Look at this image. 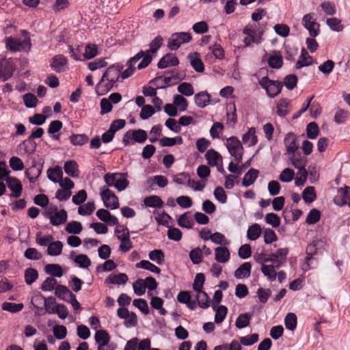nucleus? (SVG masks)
Returning a JSON list of instances; mask_svg holds the SVG:
<instances>
[{"label": "nucleus", "mask_w": 350, "mask_h": 350, "mask_svg": "<svg viewBox=\"0 0 350 350\" xmlns=\"http://www.w3.org/2000/svg\"><path fill=\"white\" fill-rule=\"evenodd\" d=\"M170 72L172 74L170 77H163V76H158L150 81L149 83L155 85L157 88L161 89L165 88L166 86H170L176 83L177 80L179 79L178 77L174 74V70H172V72L167 71L165 73L168 74Z\"/></svg>", "instance_id": "8"}, {"label": "nucleus", "mask_w": 350, "mask_h": 350, "mask_svg": "<svg viewBox=\"0 0 350 350\" xmlns=\"http://www.w3.org/2000/svg\"><path fill=\"white\" fill-rule=\"evenodd\" d=\"M253 314L246 312L241 314L236 319L235 325L239 329H243L249 325Z\"/></svg>", "instance_id": "33"}, {"label": "nucleus", "mask_w": 350, "mask_h": 350, "mask_svg": "<svg viewBox=\"0 0 350 350\" xmlns=\"http://www.w3.org/2000/svg\"><path fill=\"white\" fill-rule=\"evenodd\" d=\"M57 280L53 277L46 278V280L42 282L40 288L43 291H51L53 289L55 290V286L57 284Z\"/></svg>", "instance_id": "63"}, {"label": "nucleus", "mask_w": 350, "mask_h": 350, "mask_svg": "<svg viewBox=\"0 0 350 350\" xmlns=\"http://www.w3.org/2000/svg\"><path fill=\"white\" fill-rule=\"evenodd\" d=\"M198 294L196 295V299L198 301V306L203 309L208 308L210 306L208 294L203 291H202V292H198Z\"/></svg>", "instance_id": "62"}, {"label": "nucleus", "mask_w": 350, "mask_h": 350, "mask_svg": "<svg viewBox=\"0 0 350 350\" xmlns=\"http://www.w3.org/2000/svg\"><path fill=\"white\" fill-rule=\"evenodd\" d=\"M144 204L148 207L161 208L163 205V201L158 196H150L144 198Z\"/></svg>", "instance_id": "32"}, {"label": "nucleus", "mask_w": 350, "mask_h": 350, "mask_svg": "<svg viewBox=\"0 0 350 350\" xmlns=\"http://www.w3.org/2000/svg\"><path fill=\"white\" fill-rule=\"evenodd\" d=\"M64 170L66 174L72 178H77L79 176V165L74 160L66 161L64 165Z\"/></svg>", "instance_id": "19"}, {"label": "nucleus", "mask_w": 350, "mask_h": 350, "mask_svg": "<svg viewBox=\"0 0 350 350\" xmlns=\"http://www.w3.org/2000/svg\"><path fill=\"white\" fill-rule=\"evenodd\" d=\"M273 53L269 56L268 64L271 68L280 69L283 66L282 56L279 51H273Z\"/></svg>", "instance_id": "25"}, {"label": "nucleus", "mask_w": 350, "mask_h": 350, "mask_svg": "<svg viewBox=\"0 0 350 350\" xmlns=\"http://www.w3.org/2000/svg\"><path fill=\"white\" fill-rule=\"evenodd\" d=\"M177 90L179 93L186 96H191L194 94L193 85L187 82H183L179 84Z\"/></svg>", "instance_id": "58"}, {"label": "nucleus", "mask_w": 350, "mask_h": 350, "mask_svg": "<svg viewBox=\"0 0 350 350\" xmlns=\"http://www.w3.org/2000/svg\"><path fill=\"white\" fill-rule=\"evenodd\" d=\"M5 180L8 188L12 191L10 196L16 198L20 197L23 191L21 182L17 178L11 176L8 177Z\"/></svg>", "instance_id": "14"}, {"label": "nucleus", "mask_w": 350, "mask_h": 350, "mask_svg": "<svg viewBox=\"0 0 350 350\" xmlns=\"http://www.w3.org/2000/svg\"><path fill=\"white\" fill-rule=\"evenodd\" d=\"M261 271L265 276L267 277L269 280L271 282L275 280L277 273L275 271L274 265H262L261 267Z\"/></svg>", "instance_id": "50"}, {"label": "nucleus", "mask_w": 350, "mask_h": 350, "mask_svg": "<svg viewBox=\"0 0 350 350\" xmlns=\"http://www.w3.org/2000/svg\"><path fill=\"white\" fill-rule=\"evenodd\" d=\"M302 198L305 202L311 203L317 198L315 189L312 186H308L304 189L302 193Z\"/></svg>", "instance_id": "47"}, {"label": "nucleus", "mask_w": 350, "mask_h": 350, "mask_svg": "<svg viewBox=\"0 0 350 350\" xmlns=\"http://www.w3.org/2000/svg\"><path fill=\"white\" fill-rule=\"evenodd\" d=\"M63 243L60 241L51 242L47 248V254L49 256H55L61 254Z\"/></svg>", "instance_id": "39"}, {"label": "nucleus", "mask_w": 350, "mask_h": 350, "mask_svg": "<svg viewBox=\"0 0 350 350\" xmlns=\"http://www.w3.org/2000/svg\"><path fill=\"white\" fill-rule=\"evenodd\" d=\"M135 267L138 269H143L157 274L161 273V269L159 267L146 260H142L137 262Z\"/></svg>", "instance_id": "37"}, {"label": "nucleus", "mask_w": 350, "mask_h": 350, "mask_svg": "<svg viewBox=\"0 0 350 350\" xmlns=\"http://www.w3.org/2000/svg\"><path fill=\"white\" fill-rule=\"evenodd\" d=\"M163 39L161 36H157L149 44L150 49L145 52L146 54L155 53L163 44Z\"/></svg>", "instance_id": "59"}, {"label": "nucleus", "mask_w": 350, "mask_h": 350, "mask_svg": "<svg viewBox=\"0 0 350 350\" xmlns=\"http://www.w3.org/2000/svg\"><path fill=\"white\" fill-rule=\"evenodd\" d=\"M298 53V48L290 44H284V57L287 61L293 62Z\"/></svg>", "instance_id": "44"}, {"label": "nucleus", "mask_w": 350, "mask_h": 350, "mask_svg": "<svg viewBox=\"0 0 350 350\" xmlns=\"http://www.w3.org/2000/svg\"><path fill=\"white\" fill-rule=\"evenodd\" d=\"M312 57L308 55V51L305 48H302L301 50V55L299 59L297 61L295 68L300 69L305 66H308L312 64L311 62H308V59H312Z\"/></svg>", "instance_id": "31"}, {"label": "nucleus", "mask_w": 350, "mask_h": 350, "mask_svg": "<svg viewBox=\"0 0 350 350\" xmlns=\"http://www.w3.org/2000/svg\"><path fill=\"white\" fill-rule=\"evenodd\" d=\"M83 229L81 222L77 221H71L68 223L65 230L69 234H78Z\"/></svg>", "instance_id": "52"}, {"label": "nucleus", "mask_w": 350, "mask_h": 350, "mask_svg": "<svg viewBox=\"0 0 350 350\" xmlns=\"http://www.w3.org/2000/svg\"><path fill=\"white\" fill-rule=\"evenodd\" d=\"M5 45L8 50L12 52L27 51L31 49V42L29 38H25L23 41L12 37H8L5 39Z\"/></svg>", "instance_id": "5"}, {"label": "nucleus", "mask_w": 350, "mask_h": 350, "mask_svg": "<svg viewBox=\"0 0 350 350\" xmlns=\"http://www.w3.org/2000/svg\"><path fill=\"white\" fill-rule=\"evenodd\" d=\"M226 147L230 155H233L236 152L243 151L242 144L238 137L235 136H231L227 139Z\"/></svg>", "instance_id": "16"}, {"label": "nucleus", "mask_w": 350, "mask_h": 350, "mask_svg": "<svg viewBox=\"0 0 350 350\" xmlns=\"http://www.w3.org/2000/svg\"><path fill=\"white\" fill-rule=\"evenodd\" d=\"M321 216V214L319 210L317 208H312L308 213L306 219V222L310 225L314 224L320 220Z\"/></svg>", "instance_id": "57"}, {"label": "nucleus", "mask_w": 350, "mask_h": 350, "mask_svg": "<svg viewBox=\"0 0 350 350\" xmlns=\"http://www.w3.org/2000/svg\"><path fill=\"white\" fill-rule=\"evenodd\" d=\"M189 258L194 265H198L202 261V251L200 247L191 250L189 252Z\"/></svg>", "instance_id": "61"}, {"label": "nucleus", "mask_w": 350, "mask_h": 350, "mask_svg": "<svg viewBox=\"0 0 350 350\" xmlns=\"http://www.w3.org/2000/svg\"><path fill=\"white\" fill-rule=\"evenodd\" d=\"M290 105V100L288 98H282L277 103L276 114L282 118L285 117L289 111L287 107Z\"/></svg>", "instance_id": "34"}, {"label": "nucleus", "mask_w": 350, "mask_h": 350, "mask_svg": "<svg viewBox=\"0 0 350 350\" xmlns=\"http://www.w3.org/2000/svg\"><path fill=\"white\" fill-rule=\"evenodd\" d=\"M69 139L70 143L74 146H83L89 140V137L85 134H72Z\"/></svg>", "instance_id": "48"}, {"label": "nucleus", "mask_w": 350, "mask_h": 350, "mask_svg": "<svg viewBox=\"0 0 350 350\" xmlns=\"http://www.w3.org/2000/svg\"><path fill=\"white\" fill-rule=\"evenodd\" d=\"M95 208L94 202L89 201L78 208V213L81 215H90L94 211Z\"/></svg>", "instance_id": "54"}, {"label": "nucleus", "mask_w": 350, "mask_h": 350, "mask_svg": "<svg viewBox=\"0 0 350 350\" xmlns=\"http://www.w3.org/2000/svg\"><path fill=\"white\" fill-rule=\"evenodd\" d=\"M261 234V228L258 224L251 225L247 232V237L251 241L256 240Z\"/></svg>", "instance_id": "45"}, {"label": "nucleus", "mask_w": 350, "mask_h": 350, "mask_svg": "<svg viewBox=\"0 0 350 350\" xmlns=\"http://www.w3.org/2000/svg\"><path fill=\"white\" fill-rule=\"evenodd\" d=\"M230 258V253L225 246L217 247L215 249V258L217 262L226 263Z\"/></svg>", "instance_id": "17"}, {"label": "nucleus", "mask_w": 350, "mask_h": 350, "mask_svg": "<svg viewBox=\"0 0 350 350\" xmlns=\"http://www.w3.org/2000/svg\"><path fill=\"white\" fill-rule=\"evenodd\" d=\"M192 68L197 72H203L204 70V65L202 61L199 58L198 53H190L188 55Z\"/></svg>", "instance_id": "29"}, {"label": "nucleus", "mask_w": 350, "mask_h": 350, "mask_svg": "<svg viewBox=\"0 0 350 350\" xmlns=\"http://www.w3.org/2000/svg\"><path fill=\"white\" fill-rule=\"evenodd\" d=\"M177 221L179 226L187 229L192 228L194 224L193 220L190 217V212H186L182 214Z\"/></svg>", "instance_id": "35"}, {"label": "nucleus", "mask_w": 350, "mask_h": 350, "mask_svg": "<svg viewBox=\"0 0 350 350\" xmlns=\"http://www.w3.org/2000/svg\"><path fill=\"white\" fill-rule=\"evenodd\" d=\"M174 181L179 185H184L187 181L189 187H192L191 183H195V180H191L189 174L187 172H181L174 176Z\"/></svg>", "instance_id": "51"}, {"label": "nucleus", "mask_w": 350, "mask_h": 350, "mask_svg": "<svg viewBox=\"0 0 350 350\" xmlns=\"http://www.w3.org/2000/svg\"><path fill=\"white\" fill-rule=\"evenodd\" d=\"M63 171L59 166H55L53 168H49L47 170V177L53 183H57V178H62Z\"/></svg>", "instance_id": "43"}, {"label": "nucleus", "mask_w": 350, "mask_h": 350, "mask_svg": "<svg viewBox=\"0 0 350 350\" xmlns=\"http://www.w3.org/2000/svg\"><path fill=\"white\" fill-rule=\"evenodd\" d=\"M298 78L295 74L287 75L284 78L283 85L289 90H293L297 85Z\"/></svg>", "instance_id": "55"}, {"label": "nucleus", "mask_w": 350, "mask_h": 350, "mask_svg": "<svg viewBox=\"0 0 350 350\" xmlns=\"http://www.w3.org/2000/svg\"><path fill=\"white\" fill-rule=\"evenodd\" d=\"M149 258L155 261L158 265H162L165 262V255L161 250L156 249L150 251L148 254Z\"/></svg>", "instance_id": "49"}, {"label": "nucleus", "mask_w": 350, "mask_h": 350, "mask_svg": "<svg viewBox=\"0 0 350 350\" xmlns=\"http://www.w3.org/2000/svg\"><path fill=\"white\" fill-rule=\"evenodd\" d=\"M179 64V60L172 53H168L163 56L157 64V66L159 69H164L168 66H176Z\"/></svg>", "instance_id": "15"}, {"label": "nucleus", "mask_w": 350, "mask_h": 350, "mask_svg": "<svg viewBox=\"0 0 350 350\" xmlns=\"http://www.w3.org/2000/svg\"><path fill=\"white\" fill-rule=\"evenodd\" d=\"M106 81H103V77H101L100 81L97 83L95 87L96 93L98 96H103L109 92L113 88V85L116 83H111V81H108L107 83H105Z\"/></svg>", "instance_id": "30"}, {"label": "nucleus", "mask_w": 350, "mask_h": 350, "mask_svg": "<svg viewBox=\"0 0 350 350\" xmlns=\"http://www.w3.org/2000/svg\"><path fill=\"white\" fill-rule=\"evenodd\" d=\"M68 218V214L66 210L61 209L56 212L53 215H51L49 219L50 223L53 226H59L66 223Z\"/></svg>", "instance_id": "20"}, {"label": "nucleus", "mask_w": 350, "mask_h": 350, "mask_svg": "<svg viewBox=\"0 0 350 350\" xmlns=\"http://www.w3.org/2000/svg\"><path fill=\"white\" fill-rule=\"evenodd\" d=\"M15 69V65L11 59H1L0 60V81L4 82L11 78Z\"/></svg>", "instance_id": "9"}, {"label": "nucleus", "mask_w": 350, "mask_h": 350, "mask_svg": "<svg viewBox=\"0 0 350 350\" xmlns=\"http://www.w3.org/2000/svg\"><path fill=\"white\" fill-rule=\"evenodd\" d=\"M18 147L23 148L25 152L28 155H31L36 151L37 144L33 141V139H31L29 137H28L27 139L23 141L18 145Z\"/></svg>", "instance_id": "28"}, {"label": "nucleus", "mask_w": 350, "mask_h": 350, "mask_svg": "<svg viewBox=\"0 0 350 350\" xmlns=\"http://www.w3.org/2000/svg\"><path fill=\"white\" fill-rule=\"evenodd\" d=\"M284 325L287 329L293 331L297 325V318L295 314L289 312L284 319Z\"/></svg>", "instance_id": "46"}, {"label": "nucleus", "mask_w": 350, "mask_h": 350, "mask_svg": "<svg viewBox=\"0 0 350 350\" xmlns=\"http://www.w3.org/2000/svg\"><path fill=\"white\" fill-rule=\"evenodd\" d=\"M192 39L189 32H176L172 34L167 42V47L171 51L177 50L181 44L188 43Z\"/></svg>", "instance_id": "4"}, {"label": "nucleus", "mask_w": 350, "mask_h": 350, "mask_svg": "<svg viewBox=\"0 0 350 350\" xmlns=\"http://www.w3.org/2000/svg\"><path fill=\"white\" fill-rule=\"evenodd\" d=\"M123 68L124 65L120 63L114 64L110 66L103 74V81L116 83Z\"/></svg>", "instance_id": "10"}, {"label": "nucleus", "mask_w": 350, "mask_h": 350, "mask_svg": "<svg viewBox=\"0 0 350 350\" xmlns=\"http://www.w3.org/2000/svg\"><path fill=\"white\" fill-rule=\"evenodd\" d=\"M251 263L245 262L238 267L234 271V277L237 279L245 278L250 277L251 274Z\"/></svg>", "instance_id": "24"}, {"label": "nucleus", "mask_w": 350, "mask_h": 350, "mask_svg": "<svg viewBox=\"0 0 350 350\" xmlns=\"http://www.w3.org/2000/svg\"><path fill=\"white\" fill-rule=\"evenodd\" d=\"M44 164V160L36 159L31 160V166L26 169L25 174L31 183H35L41 175Z\"/></svg>", "instance_id": "3"}, {"label": "nucleus", "mask_w": 350, "mask_h": 350, "mask_svg": "<svg viewBox=\"0 0 350 350\" xmlns=\"http://www.w3.org/2000/svg\"><path fill=\"white\" fill-rule=\"evenodd\" d=\"M45 272L53 276L60 278L63 275L62 267L58 264H48L44 267Z\"/></svg>", "instance_id": "36"}, {"label": "nucleus", "mask_w": 350, "mask_h": 350, "mask_svg": "<svg viewBox=\"0 0 350 350\" xmlns=\"http://www.w3.org/2000/svg\"><path fill=\"white\" fill-rule=\"evenodd\" d=\"M338 193H340V202L338 201L337 198H335V203L340 206L347 204L350 207V187H345L344 188H340Z\"/></svg>", "instance_id": "26"}, {"label": "nucleus", "mask_w": 350, "mask_h": 350, "mask_svg": "<svg viewBox=\"0 0 350 350\" xmlns=\"http://www.w3.org/2000/svg\"><path fill=\"white\" fill-rule=\"evenodd\" d=\"M55 294L59 299L66 302L68 301L70 297L73 295L67 286L62 284L56 286Z\"/></svg>", "instance_id": "27"}, {"label": "nucleus", "mask_w": 350, "mask_h": 350, "mask_svg": "<svg viewBox=\"0 0 350 350\" xmlns=\"http://www.w3.org/2000/svg\"><path fill=\"white\" fill-rule=\"evenodd\" d=\"M213 309L216 311L215 315V322L216 323H221V322H223L228 312L227 307L221 305L216 308L215 306H213Z\"/></svg>", "instance_id": "41"}, {"label": "nucleus", "mask_w": 350, "mask_h": 350, "mask_svg": "<svg viewBox=\"0 0 350 350\" xmlns=\"http://www.w3.org/2000/svg\"><path fill=\"white\" fill-rule=\"evenodd\" d=\"M67 65V58L64 55L59 54L55 55L52 58L50 66L53 70L57 73H60L66 70Z\"/></svg>", "instance_id": "13"}, {"label": "nucleus", "mask_w": 350, "mask_h": 350, "mask_svg": "<svg viewBox=\"0 0 350 350\" xmlns=\"http://www.w3.org/2000/svg\"><path fill=\"white\" fill-rule=\"evenodd\" d=\"M258 174L259 171L258 170L254 168L250 169L243 176L242 180L243 186L247 187L252 185L258 177Z\"/></svg>", "instance_id": "23"}, {"label": "nucleus", "mask_w": 350, "mask_h": 350, "mask_svg": "<svg viewBox=\"0 0 350 350\" xmlns=\"http://www.w3.org/2000/svg\"><path fill=\"white\" fill-rule=\"evenodd\" d=\"M211 239L214 243L220 245H228L229 241L226 239L225 236L218 232L213 233L211 236H204V240Z\"/></svg>", "instance_id": "40"}, {"label": "nucleus", "mask_w": 350, "mask_h": 350, "mask_svg": "<svg viewBox=\"0 0 350 350\" xmlns=\"http://www.w3.org/2000/svg\"><path fill=\"white\" fill-rule=\"evenodd\" d=\"M100 195L106 208L113 210L119 207L118 198L107 187L103 186L100 188Z\"/></svg>", "instance_id": "6"}, {"label": "nucleus", "mask_w": 350, "mask_h": 350, "mask_svg": "<svg viewBox=\"0 0 350 350\" xmlns=\"http://www.w3.org/2000/svg\"><path fill=\"white\" fill-rule=\"evenodd\" d=\"M1 308L3 310L16 313L20 312L24 308L23 304H16L11 302H4L2 304Z\"/></svg>", "instance_id": "56"}, {"label": "nucleus", "mask_w": 350, "mask_h": 350, "mask_svg": "<svg viewBox=\"0 0 350 350\" xmlns=\"http://www.w3.org/2000/svg\"><path fill=\"white\" fill-rule=\"evenodd\" d=\"M314 16L313 13L305 14L302 18V25L308 31L310 36L315 38L320 33V25Z\"/></svg>", "instance_id": "7"}, {"label": "nucleus", "mask_w": 350, "mask_h": 350, "mask_svg": "<svg viewBox=\"0 0 350 350\" xmlns=\"http://www.w3.org/2000/svg\"><path fill=\"white\" fill-rule=\"evenodd\" d=\"M211 95L206 91H202L197 93L194 96V101L196 105L204 108L210 103Z\"/></svg>", "instance_id": "21"}, {"label": "nucleus", "mask_w": 350, "mask_h": 350, "mask_svg": "<svg viewBox=\"0 0 350 350\" xmlns=\"http://www.w3.org/2000/svg\"><path fill=\"white\" fill-rule=\"evenodd\" d=\"M129 278L126 273H120L118 274H110L105 280V284H113L118 285H124Z\"/></svg>", "instance_id": "18"}, {"label": "nucleus", "mask_w": 350, "mask_h": 350, "mask_svg": "<svg viewBox=\"0 0 350 350\" xmlns=\"http://www.w3.org/2000/svg\"><path fill=\"white\" fill-rule=\"evenodd\" d=\"M205 158L207 160L208 164L211 167L217 166L219 161H222V157L214 149L207 150L205 154Z\"/></svg>", "instance_id": "22"}, {"label": "nucleus", "mask_w": 350, "mask_h": 350, "mask_svg": "<svg viewBox=\"0 0 350 350\" xmlns=\"http://www.w3.org/2000/svg\"><path fill=\"white\" fill-rule=\"evenodd\" d=\"M319 126L316 122H310L307 125L306 133H307V137L309 139H316L319 135Z\"/></svg>", "instance_id": "60"}, {"label": "nucleus", "mask_w": 350, "mask_h": 350, "mask_svg": "<svg viewBox=\"0 0 350 350\" xmlns=\"http://www.w3.org/2000/svg\"><path fill=\"white\" fill-rule=\"evenodd\" d=\"M284 144L286 148V154H295L299 149L297 137L294 133H288L284 139Z\"/></svg>", "instance_id": "12"}, {"label": "nucleus", "mask_w": 350, "mask_h": 350, "mask_svg": "<svg viewBox=\"0 0 350 350\" xmlns=\"http://www.w3.org/2000/svg\"><path fill=\"white\" fill-rule=\"evenodd\" d=\"M127 173H107L104 175V181L107 187H115L118 191L124 190L129 184L126 178Z\"/></svg>", "instance_id": "1"}, {"label": "nucleus", "mask_w": 350, "mask_h": 350, "mask_svg": "<svg viewBox=\"0 0 350 350\" xmlns=\"http://www.w3.org/2000/svg\"><path fill=\"white\" fill-rule=\"evenodd\" d=\"M95 340L98 345H107L110 340V336L106 330L99 329L95 333Z\"/></svg>", "instance_id": "38"}, {"label": "nucleus", "mask_w": 350, "mask_h": 350, "mask_svg": "<svg viewBox=\"0 0 350 350\" xmlns=\"http://www.w3.org/2000/svg\"><path fill=\"white\" fill-rule=\"evenodd\" d=\"M132 137L135 142L143 144L146 141L148 135L146 131L139 129L132 130Z\"/></svg>", "instance_id": "53"}, {"label": "nucleus", "mask_w": 350, "mask_h": 350, "mask_svg": "<svg viewBox=\"0 0 350 350\" xmlns=\"http://www.w3.org/2000/svg\"><path fill=\"white\" fill-rule=\"evenodd\" d=\"M259 85L266 90L267 95L270 98H274L278 95L283 87L282 82L271 80L267 76L263 77L259 81Z\"/></svg>", "instance_id": "2"}, {"label": "nucleus", "mask_w": 350, "mask_h": 350, "mask_svg": "<svg viewBox=\"0 0 350 350\" xmlns=\"http://www.w3.org/2000/svg\"><path fill=\"white\" fill-rule=\"evenodd\" d=\"M142 59V62L138 64L137 68L139 70L146 68L152 62V57L149 54H146L145 51L141 50L135 56L131 57L126 63L127 66H133L140 59Z\"/></svg>", "instance_id": "11"}, {"label": "nucleus", "mask_w": 350, "mask_h": 350, "mask_svg": "<svg viewBox=\"0 0 350 350\" xmlns=\"http://www.w3.org/2000/svg\"><path fill=\"white\" fill-rule=\"evenodd\" d=\"M38 271L31 267H29L25 271V281L27 285L32 284L38 278Z\"/></svg>", "instance_id": "42"}, {"label": "nucleus", "mask_w": 350, "mask_h": 350, "mask_svg": "<svg viewBox=\"0 0 350 350\" xmlns=\"http://www.w3.org/2000/svg\"><path fill=\"white\" fill-rule=\"evenodd\" d=\"M271 293L272 292L270 288H263L260 287L256 291L259 301L262 304H265L271 295Z\"/></svg>", "instance_id": "64"}]
</instances>
